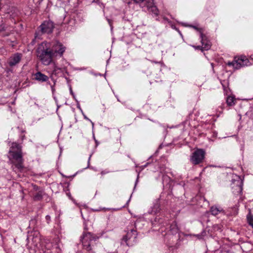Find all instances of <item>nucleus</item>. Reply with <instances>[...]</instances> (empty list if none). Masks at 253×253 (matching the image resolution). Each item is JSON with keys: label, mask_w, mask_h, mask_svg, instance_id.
<instances>
[{"label": "nucleus", "mask_w": 253, "mask_h": 253, "mask_svg": "<svg viewBox=\"0 0 253 253\" xmlns=\"http://www.w3.org/2000/svg\"><path fill=\"white\" fill-rule=\"evenodd\" d=\"M10 148L8 151V158L11 163L19 170L23 168V159L22 151V146L17 142L9 143Z\"/></svg>", "instance_id": "obj_1"}, {"label": "nucleus", "mask_w": 253, "mask_h": 253, "mask_svg": "<svg viewBox=\"0 0 253 253\" xmlns=\"http://www.w3.org/2000/svg\"><path fill=\"white\" fill-rule=\"evenodd\" d=\"M37 55L42 63L45 66H48L54 57L53 52L50 50V44L47 42H42L39 45Z\"/></svg>", "instance_id": "obj_2"}, {"label": "nucleus", "mask_w": 253, "mask_h": 253, "mask_svg": "<svg viewBox=\"0 0 253 253\" xmlns=\"http://www.w3.org/2000/svg\"><path fill=\"white\" fill-rule=\"evenodd\" d=\"M95 240L96 238L90 232L84 233L81 238L84 249L88 253H95L93 250Z\"/></svg>", "instance_id": "obj_3"}, {"label": "nucleus", "mask_w": 253, "mask_h": 253, "mask_svg": "<svg viewBox=\"0 0 253 253\" xmlns=\"http://www.w3.org/2000/svg\"><path fill=\"white\" fill-rule=\"evenodd\" d=\"M250 64L249 59L245 56L236 57L232 62L227 63L228 66H232L235 69H239L241 67L247 66Z\"/></svg>", "instance_id": "obj_4"}, {"label": "nucleus", "mask_w": 253, "mask_h": 253, "mask_svg": "<svg viewBox=\"0 0 253 253\" xmlns=\"http://www.w3.org/2000/svg\"><path fill=\"white\" fill-rule=\"evenodd\" d=\"M49 44L50 50L53 52L54 57L59 56L61 57L63 56L66 50V47L62 43L59 41H54L49 43Z\"/></svg>", "instance_id": "obj_5"}, {"label": "nucleus", "mask_w": 253, "mask_h": 253, "mask_svg": "<svg viewBox=\"0 0 253 253\" xmlns=\"http://www.w3.org/2000/svg\"><path fill=\"white\" fill-rule=\"evenodd\" d=\"M138 3L140 7L146 8L148 11L152 12L155 15H158V9L154 4V0H134Z\"/></svg>", "instance_id": "obj_6"}, {"label": "nucleus", "mask_w": 253, "mask_h": 253, "mask_svg": "<svg viewBox=\"0 0 253 253\" xmlns=\"http://www.w3.org/2000/svg\"><path fill=\"white\" fill-rule=\"evenodd\" d=\"M206 152L202 149H197L190 156V162L194 165H198L202 163L204 159Z\"/></svg>", "instance_id": "obj_7"}, {"label": "nucleus", "mask_w": 253, "mask_h": 253, "mask_svg": "<svg viewBox=\"0 0 253 253\" xmlns=\"http://www.w3.org/2000/svg\"><path fill=\"white\" fill-rule=\"evenodd\" d=\"M136 231L135 230L131 229L128 231L126 236L123 238V241H124L127 246H132L136 241Z\"/></svg>", "instance_id": "obj_8"}, {"label": "nucleus", "mask_w": 253, "mask_h": 253, "mask_svg": "<svg viewBox=\"0 0 253 253\" xmlns=\"http://www.w3.org/2000/svg\"><path fill=\"white\" fill-rule=\"evenodd\" d=\"M191 27L199 32L201 43L204 45V48L206 50L210 49L211 47V43L210 41L207 40V37L203 34L202 30L195 26H192Z\"/></svg>", "instance_id": "obj_9"}, {"label": "nucleus", "mask_w": 253, "mask_h": 253, "mask_svg": "<svg viewBox=\"0 0 253 253\" xmlns=\"http://www.w3.org/2000/svg\"><path fill=\"white\" fill-rule=\"evenodd\" d=\"M40 28L42 33H50L52 32L54 28L53 23L50 21H44L41 25Z\"/></svg>", "instance_id": "obj_10"}, {"label": "nucleus", "mask_w": 253, "mask_h": 253, "mask_svg": "<svg viewBox=\"0 0 253 253\" xmlns=\"http://www.w3.org/2000/svg\"><path fill=\"white\" fill-rule=\"evenodd\" d=\"M22 57L21 54L17 53L12 55L9 59L8 64L10 66H13L16 65L21 60Z\"/></svg>", "instance_id": "obj_11"}, {"label": "nucleus", "mask_w": 253, "mask_h": 253, "mask_svg": "<svg viewBox=\"0 0 253 253\" xmlns=\"http://www.w3.org/2000/svg\"><path fill=\"white\" fill-rule=\"evenodd\" d=\"M34 77H35V79L37 81H38L41 82H46L49 79L48 77L46 75L40 72H38L36 73V74H35Z\"/></svg>", "instance_id": "obj_12"}, {"label": "nucleus", "mask_w": 253, "mask_h": 253, "mask_svg": "<svg viewBox=\"0 0 253 253\" xmlns=\"http://www.w3.org/2000/svg\"><path fill=\"white\" fill-rule=\"evenodd\" d=\"M223 211V209L221 207L216 206H212L210 209V212L213 215H216Z\"/></svg>", "instance_id": "obj_13"}, {"label": "nucleus", "mask_w": 253, "mask_h": 253, "mask_svg": "<svg viewBox=\"0 0 253 253\" xmlns=\"http://www.w3.org/2000/svg\"><path fill=\"white\" fill-rule=\"evenodd\" d=\"M179 228L178 227L177 224L175 222H173L170 226V231L172 234H176L178 233Z\"/></svg>", "instance_id": "obj_14"}, {"label": "nucleus", "mask_w": 253, "mask_h": 253, "mask_svg": "<svg viewBox=\"0 0 253 253\" xmlns=\"http://www.w3.org/2000/svg\"><path fill=\"white\" fill-rule=\"evenodd\" d=\"M234 101H235L234 97L233 96H228L227 98L226 103L228 104V105L232 106L235 104Z\"/></svg>", "instance_id": "obj_15"}, {"label": "nucleus", "mask_w": 253, "mask_h": 253, "mask_svg": "<svg viewBox=\"0 0 253 253\" xmlns=\"http://www.w3.org/2000/svg\"><path fill=\"white\" fill-rule=\"evenodd\" d=\"M61 72V69L58 67L57 65L56 64L55 66H54V68H53V70L52 71L51 73L52 75H55L56 76L57 74H58L59 73Z\"/></svg>", "instance_id": "obj_16"}, {"label": "nucleus", "mask_w": 253, "mask_h": 253, "mask_svg": "<svg viewBox=\"0 0 253 253\" xmlns=\"http://www.w3.org/2000/svg\"><path fill=\"white\" fill-rule=\"evenodd\" d=\"M247 218L249 224L253 227V216L250 211L247 216Z\"/></svg>", "instance_id": "obj_17"}, {"label": "nucleus", "mask_w": 253, "mask_h": 253, "mask_svg": "<svg viewBox=\"0 0 253 253\" xmlns=\"http://www.w3.org/2000/svg\"><path fill=\"white\" fill-rule=\"evenodd\" d=\"M56 65V63L52 60V62L49 65V70H50V72L51 73H52V71L53 70V68H54V66H55Z\"/></svg>", "instance_id": "obj_18"}, {"label": "nucleus", "mask_w": 253, "mask_h": 253, "mask_svg": "<svg viewBox=\"0 0 253 253\" xmlns=\"http://www.w3.org/2000/svg\"><path fill=\"white\" fill-rule=\"evenodd\" d=\"M42 198V195L41 192L37 193L35 196H34V199L35 200H40Z\"/></svg>", "instance_id": "obj_19"}, {"label": "nucleus", "mask_w": 253, "mask_h": 253, "mask_svg": "<svg viewBox=\"0 0 253 253\" xmlns=\"http://www.w3.org/2000/svg\"><path fill=\"white\" fill-rule=\"evenodd\" d=\"M202 44H203L202 43ZM195 49H199V50H207L206 49H205L204 47V45H202V46H200V45H198V46H195V45H193L192 46Z\"/></svg>", "instance_id": "obj_20"}, {"label": "nucleus", "mask_w": 253, "mask_h": 253, "mask_svg": "<svg viewBox=\"0 0 253 253\" xmlns=\"http://www.w3.org/2000/svg\"><path fill=\"white\" fill-rule=\"evenodd\" d=\"M196 236L198 239H201L203 238V234H197L196 235H195Z\"/></svg>", "instance_id": "obj_21"}, {"label": "nucleus", "mask_w": 253, "mask_h": 253, "mask_svg": "<svg viewBox=\"0 0 253 253\" xmlns=\"http://www.w3.org/2000/svg\"><path fill=\"white\" fill-rule=\"evenodd\" d=\"M45 219H46V220L47 222L48 223V222H49V221H50V216H49V215H46V216H45Z\"/></svg>", "instance_id": "obj_22"}, {"label": "nucleus", "mask_w": 253, "mask_h": 253, "mask_svg": "<svg viewBox=\"0 0 253 253\" xmlns=\"http://www.w3.org/2000/svg\"><path fill=\"white\" fill-rule=\"evenodd\" d=\"M84 118L87 120H88L90 122H91V124H92V126H94V123L93 122H92L88 118H87L86 116H84Z\"/></svg>", "instance_id": "obj_23"}, {"label": "nucleus", "mask_w": 253, "mask_h": 253, "mask_svg": "<svg viewBox=\"0 0 253 253\" xmlns=\"http://www.w3.org/2000/svg\"><path fill=\"white\" fill-rule=\"evenodd\" d=\"M107 173H108V171H101V174L102 175H103V174H106Z\"/></svg>", "instance_id": "obj_24"}, {"label": "nucleus", "mask_w": 253, "mask_h": 253, "mask_svg": "<svg viewBox=\"0 0 253 253\" xmlns=\"http://www.w3.org/2000/svg\"><path fill=\"white\" fill-rule=\"evenodd\" d=\"M51 90H52V92H54L55 91V89L53 86H51Z\"/></svg>", "instance_id": "obj_25"}, {"label": "nucleus", "mask_w": 253, "mask_h": 253, "mask_svg": "<svg viewBox=\"0 0 253 253\" xmlns=\"http://www.w3.org/2000/svg\"><path fill=\"white\" fill-rule=\"evenodd\" d=\"M0 27H1V28L0 29V31L4 30L3 27L2 25H1Z\"/></svg>", "instance_id": "obj_26"}, {"label": "nucleus", "mask_w": 253, "mask_h": 253, "mask_svg": "<svg viewBox=\"0 0 253 253\" xmlns=\"http://www.w3.org/2000/svg\"><path fill=\"white\" fill-rule=\"evenodd\" d=\"M84 229H85V230H87V229L86 228V226H84Z\"/></svg>", "instance_id": "obj_27"}, {"label": "nucleus", "mask_w": 253, "mask_h": 253, "mask_svg": "<svg viewBox=\"0 0 253 253\" xmlns=\"http://www.w3.org/2000/svg\"><path fill=\"white\" fill-rule=\"evenodd\" d=\"M90 157L91 156L89 157V159H88V161L90 160Z\"/></svg>", "instance_id": "obj_28"}, {"label": "nucleus", "mask_w": 253, "mask_h": 253, "mask_svg": "<svg viewBox=\"0 0 253 253\" xmlns=\"http://www.w3.org/2000/svg\"><path fill=\"white\" fill-rule=\"evenodd\" d=\"M71 93H72V90L71 89Z\"/></svg>", "instance_id": "obj_29"}, {"label": "nucleus", "mask_w": 253, "mask_h": 253, "mask_svg": "<svg viewBox=\"0 0 253 253\" xmlns=\"http://www.w3.org/2000/svg\"><path fill=\"white\" fill-rule=\"evenodd\" d=\"M108 21L109 22V23H110V20H108Z\"/></svg>", "instance_id": "obj_30"}]
</instances>
